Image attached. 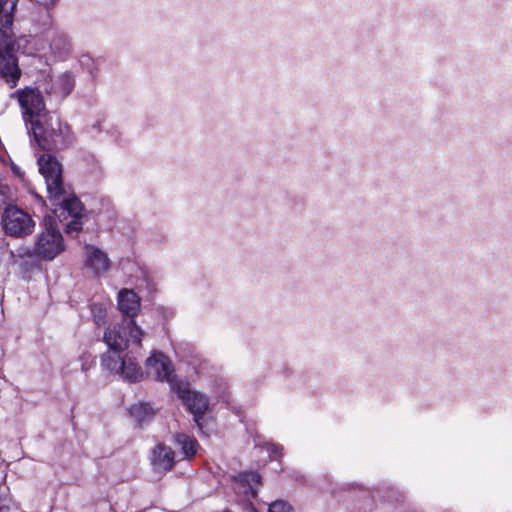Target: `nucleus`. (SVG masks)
Here are the masks:
<instances>
[{"mask_svg": "<svg viewBox=\"0 0 512 512\" xmlns=\"http://www.w3.org/2000/svg\"><path fill=\"white\" fill-rule=\"evenodd\" d=\"M111 266L108 255L100 248L93 245L84 247V268L89 270L94 276H101L106 273Z\"/></svg>", "mask_w": 512, "mask_h": 512, "instance_id": "9d476101", "label": "nucleus"}, {"mask_svg": "<svg viewBox=\"0 0 512 512\" xmlns=\"http://www.w3.org/2000/svg\"><path fill=\"white\" fill-rule=\"evenodd\" d=\"M174 392L182 400L187 409L193 414L194 421L198 428L203 430L202 419L209 405L206 396L191 390L189 383L185 381H182L178 386H175Z\"/></svg>", "mask_w": 512, "mask_h": 512, "instance_id": "6e6552de", "label": "nucleus"}, {"mask_svg": "<svg viewBox=\"0 0 512 512\" xmlns=\"http://www.w3.org/2000/svg\"><path fill=\"white\" fill-rule=\"evenodd\" d=\"M117 304L120 312L128 318L105 331V343L114 351L125 350L132 344L139 347L144 331L136 324L134 317L140 311V297L133 290L122 289L118 293Z\"/></svg>", "mask_w": 512, "mask_h": 512, "instance_id": "f03ea898", "label": "nucleus"}, {"mask_svg": "<svg viewBox=\"0 0 512 512\" xmlns=\"http://www.w3.org/2000/svg\"><path fill=\"white\" fill-rule=\"evenodd\" d=\"M52 26V17L48 9H45L43 13V27L48 29Z\"/></svg>", "mask_w": 512, "mask_h": 512, "instance_id": "b1692460", "label": "nucleus"}, {"mask_svg": "<svg viewBox=\"0 0 512 512\" xmlns=\"http://www.w3.org/2000/svg\"><path fill=\"white\" fill-rule=\"evenodd\" d=\"M21 74L17 57L8 50H0V78L10 88H14L18 84Z\"/></svg>", "mask_w": 512, "mask_h": 512, "instance_id": "9b49d317", "label": "nucleus"}, {"mask_svg": "<svg viewBox=\"0 0 512 512\" xmlns=\"http://www.w3.org/2000/svg\"><path fill=\"white\" fill-rule=\"evenodd\" d=\"M147 374L161 382L169 383L171 390H175L183 380H177L170 359L161 352H154L145 363Z\"/></svg>", "mask_w": 512, "mask_h": 512, "instance_id": "1a4fd4ad", "label": "nucleus"}, {"mask_svg": "<svg viewBox=\"0 0 512 512\" xmlns=\"http://www.w3.org/2000/svg\"><path fill=\"white\" fill-rule=\"evenodd\" d=\"M269 512H294V510L284 501H275L269 506Z\"/></svg>", "mask_w": 512, "mask_h": 512, "instance_id": "412c9836", "label": "nucleus"}, {"mask_svg": "<svg viewBox=\"0 0 512 512\" xmlns=\"http://www.w3.org/2000/svg\"><path fill=\"white\" fill-rule=\"evenodd\" d=\"M260 475L257 472H242L236 477V483H239L244 488L246 495L255 496L256 488L260 485Z\"/></svg>", "mask_w": 512, "mask_h": 512, "instance_id": "4468645a", "label": "nucleus"}, {"mask_svg": "<svg viewBox=\"0 0 512 512\" xmlns=\"http://www.w3.org/2000/svg\"><path fill=\"white\" fill-rule=\"evenodd\" d=\"M75 85L73 76L70 73H63L56 77L53 82L49 93H54L57 96L64 98L71 93Z\"/></svg>", "mask_w": 512, "mask_h": 512, "instance_id": "ddd939ff", "label": "nucleus"}, {"mask_svg": "<svg viewBox=\"0 0 512 512\" xmlns=\"http://www.w3.org/2000/svg\"><path fill=\"white\" fill-rule=\"evenodd\" d=\"M2 225L6 234L13 237L30 235L35 228L32 217L22 209L9 205L2 214Z\"/></svg>", "mask_w": 512, "mask_h": 512, "instance_id": "39448f33", "label": "nucleus"}, {"mask_svg": "<svg viewBox=\"0 0 512 512\" xmlns=\"http://www.w3.org/2000/svg\"><path fill=\"white\" fill-rule=\"evenodd\" d=\"M14 201V195L11 188L7 185L0 184V208L4 205H11Z\"/></svg>", "mask_w": 512, "mask_h": 512, "instance_id": "aec40b11", "label": "nucleus"}, {"mask_svg": "<svg viewBox=\"0 0 512 512\" xmlns=\"http://www.w3.org/2000/svg\"><path fill=\"white\" fill-rule=\"evenodd\" d=\"M129 412L135 421L141 424L150 420L154 416L155 410L149 403H138L132 405Z\"/></svg>", "mask_w": 512, "mask_h": 512, "instance_id": "f3484780", "label": "nucleus"}, {"mask_svg": "<svg viewBox=\"0 0 512 512\" xmlns=\"http://www.w3.org/2000/svg\"><path fill=\"white\" fill-rule=\"evenodd\" d=\"M65 250L61 232L53 225L52 219L45 218V228L37 235L30 256L51 261Z\"/></svg>", "mask_w": 512, "mask_h": 512, "instance_id": "20e7f679", "label": "nucleus"}, {"mask_svg": "<svg viewBox=\"0 0 512 512\" xmlns=\"http://www.w3.org/2000/svg\"><path fill=\"white\" fill-rule=\"evenodd\" d=\"M30 130L35 143L43 150H62L75 141L70 125L49 112L43 114L42 120H33Z\"/></svg>", "mask_w": 512, "mask_h": 512, "instance_id": "7ed1b4c3", "label": "nucleus"}, {"mask_svg": "<svg viewBox=\"0 0 512 512\" xmlns=\"http://www.w3.org/2000/svg\"><path fill=\"white\" fill-rule=\"evenodd\" d=\"M12 98H16L22 109L26 123L32 127V121L41 119L45 113V103L40 91L36 88L25 87L11 94Z\"/></svg>", "mask_w": 512, "mask_h": 512, "instance_id": "423d86ee", "label": "nucleus"}, {"mask_svg": "<svg viewBox=\"0 0 512 512\" xmlns=\"http://www.w3.org/2000/svg\"><path fill=\"white\" fill-rule=\"evenodd\" d=\"M175 441L181 447L186 459H192L195 456L199 446L196 439L180 433L175 436Z\"/></svg>", "mask_w": 512, "mask_h": 512, "instance_id": "dca6fc26", "label": "nucleus"}, {"mask_svg": "<svg viewBox=\"0 0 512 512\" xmlns=\"http://www.w3.org/2000/svg\"><path fill=\"white\" fill-rule=\"evenodd\" d=\"M111 350V348H109ZM114 355L107 353L102 357V366L111 373H121L123 378L128 382H138L143 379V371L138 363L130 356L120 358L114 351Z\"/></svg>", "mask_w": 512, "mask_h": 512, "instance_id": "0eeeda50", "label": "nucleus"}, {"mask_svg": "<svg viewBox=\"0 0 512 512\" xmlns=\"http://www.w3.org/2000/svg\"><path fill=\"white\" fill-rule=\"evenodd\" d=\"M17 0H0V22L3 28H9L13 23V12Z\"/></svg>", "mask_w": 512, "mask_h": 512, "instance_id": "a211bd4d", "label": "nucleus"}, {"mask_svg": "<svg viewBox=\"0 0 512 512\" xmlns=\"http://www.w3.org/2000/svg\"><path fill=\"white\" fill-rule=\"evenodd\" d=\"M11 500L5 496L0 495V512H9L10 511Z\"/></svg>", "mask_w": 512, "mask_h": 512, "instance_id": "5701e85b", "label": "nucleus"}, {"mask_svg": "<svg viewBox=\"0 0 512 512\" xmlns=\"http://www.w3.org/2000/svg\"><path fill=\"white\" fill-rule=\"evenodd\" d=\"M281 447L275 444H268L267 451L272 459H277L281 456Z\"/></svg>", "mask_w": 512, "mask_h": 512, "instance_id": "4be33fe9", "label": "nucleus"}, {"mask_svg": "<svg viewBox=\"0 0 512 512\" xmlns=\"http://www.w3.org/2000/svg\"><path fill=\"white\" fill-rule=\"evenodd\" d=\"M12 169H13V172L16 173L20 178H23V175L20 172L18 167L14 166Z\"/></svg>", "mask_w": 512, "mask_h": 512, "instance_id": "bb28decb", "label": "nucleus"}, {"mask_svg": "<svg viewBox=\"0 0 512 512\" xmlns=\"http://www.w3.org/2000/svg\"><path fill=\"white\" fill-rule=\"evenodd\" d=\"M44 6L54 5L57 0H39Z\"/></svg>", "mask_w": 512, "mask_h": 512, "instance_id": "a878e982", "label": "nucleus"}, {"mask_svg": "<svg viewBox=\"0 0 512 512\" xmlns=\"http://www.w3.org/2000/svg\"><path fill=\"white\" fill-rule=\"evenodd\" d=\"M151 464L155 471H167L174 465V451L164 445L159 444L152 450Z\"/></svg>", "mask_w": 512, "mask_h": 512, "instance_id": "f8f14e48", "label": "nucleus"}, {"mask_svg": "<svg viewBox=\"0 0 512 512\" xmlns=\"http://www.w3.org/2000/svg\"><path fill=\"white\" fill-rule=\"evenodd\" d=\"M32 196L36 199V201L39 203V205L44 206L45 202L41 196H39L36 193H32Z\"/></svg>", "mask_w": 512, "mask_h": 512, "instance_id": "393cba45", "label": "nucleus"}, {"mask_svg": "<svg viewBox=\"0 0 512 512\" xmlns=\"http://www.w3.org/2000/svg\"><path fill=\"white\" fill-rule=\"evenodd\" d=\"M90 309L96 325H104L107 317V305L104 303H92Z\"/></svg>", "mask_w": 512, "mask_h": 512, "instance_id": "6ab92c4d", "label": "nucleus"}, {"mask_svg": "<svg viewBox=\"0 0 512 512\" xmlns=\"http://www.w3.org/2000/svg\"><path fill=\"white\" fill-rule=\"evenodd\" d=\"M51 49L59 58H64L71 53L72 44L67 35L58 33L51 42Z\"/></svg>", "mask_w": 512, "mask_h": 512, "instance_id": "2eb2a0df", "label": "nucleus"}, {"mask_svg": "<svg viewBox=\"0 0 512 512\" xmlns=\"http://www.w3.org/2000/svg\"><path fill=\"white\" fill-rule=\"evenodd\" d=\"M37 163L54 216L64 224L66 233L77 234L82 230L86 212L70 185L64 183L62 164L51 154L40 155Z\"/></svg>", "mask_w": 512, "mask_h": 512, "instance_id": "f257e3e1", "label": "nucleus"}]
</instances>
